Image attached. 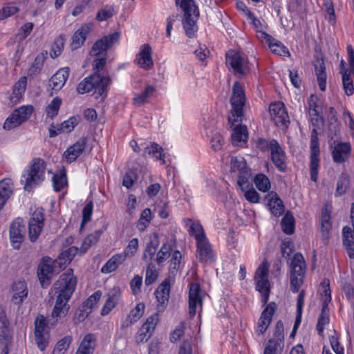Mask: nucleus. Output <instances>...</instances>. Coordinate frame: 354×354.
I'll return each mask as SVG.
<instances>
[{
    "label": "nucleus",
    "mask_w": 354,
    "mask_h": 354,
    "mask_svg": "<svg viewBox=\"0 0 354 354\" xmlns=\"http://www.w3.org/2000/svg\"><path fill=\"white\" fill-rule=\"evenodd\" d=\"M115 14V8L113 6L106 5L100 9L96 15V20L98 21H106L111 18Z\"/></svg>",
    "instance_id": "obj_45"
},
{
    "label": "nucleus",
    "mask_w": 354,
    "mask_h": 354,
    "mask_svg": "<svg viewBox=\"0 0 354 354\" xmlns=\"http://www.w3.org/2000/svg\"><path fill=\"white\" fill-rule=\"evenodd\" d=\"M158 320L159 315L157 313L153 314L147 319L136 335V342L137 344H141L148 341V339L151 337Z\"/></svg>",
    "instance_id": "obj_11"
},
{
    "label": "nucleus",
    "mask_w": 354,
    "mask_h": 354,
    "mask_svg": "<svg viewBox=\"0 0 354 354\" xmlns=\"http://www.w3.org/2000/svg\"><path fill=\"white\" fill-rule=\"evenodd\" d=\"M245 103V92L243 86L238 82H234L232 87V95L230 97L232 106V117H229L228 122L233 129L232 142L234 145L239 146L240 143H245L248 138V129L245 125L235 124V122L242 121L243 116V106Z\"/></svg>",
    "instance_id": "obj_2"
},
{
    "label": "nucleus",
    "mask_w": 354,
    "mask_h": 354,
    "mask_svg": "<svg viewBox=\"0 0 354 354\" xmlns=\"http://www.w3.org/2000/svg\"><path fill=\"white\" fill-rule=\"evenodd\" d=\"M148 266L146 270L145 284L147 286L153 283L158 279V273L156 270L155 265L152 261L147 262Z\"/></svg>",
    "instance_id": "obj_48"
},
{
    "label": "nucleus",
    "mask_w": 354,
    "mask_h": 354,
    "mask_svg": "<svg viewBox=\"0 0 354 354\" xmlns=\"http://www.w3.org/2000/svg\"><path fill=\"white\" fill-rule=\"evenodd\" d=\"M342 77V84L344 89L347 95H351L354 91L353 84V80L351 77V74L348 70L340 71Z\"/></svg>",
    "instance_id": "obj_44"
},
{
    "label": "nucleus",
    "mask_w": 354,
    "mask_h": 354,
    "mask_svg": "<svg viewBox=\"0 0 354 354\" xmlns=\"http://www.w3.org/2000/svg\"><path fill=\"white\" fill-rule=\"evenodd\" d=\"M26 227L24 221L19 218L15 220L10 226V239L12 247L19 250L25 237Z\"/></svg>",
    "instance_id": "obj_13"
},
{
    "label": "nucleus",
    "mask_w": 354,
    "mask_h": 354,
    "mask_svg": "<svg viewBox=\"0 0 354 354\" xmlns=\"http://www.w3.org/2000/svg\"><path fill=\"white\" fill-rule=\"evenodd\" d=\"M120 36V32H115L112 34L103 37L93 45L90 53L92 55L97 56L102 52L107 50L114 44L119 41Z\"/></svg>",
    "instance_id": "obj_15"
},
{
    "label": "nucleus",
    "mask_w": 354,
    "mask_h": 354,
    "mask_svg": "<svg viewBox=\"0 0 354 354\" xmlns=\"http://www.w3.org/2000/svg\"><path fill=\"white\" fill-rule=\"evenodd\" d=\"M53 183L55 191H61L67 184L66 176L65 174L57 175L55 174L53 176Z\"/></svg>",
    "instance_id": "obj_58"
},
{
    "label": "nucleus",
    "mask_w": 354,
    "mask_h": 354,
    "mask_svg": "<svg viewBox=\"0 0 354 354\" xmlns=\"http://www.w3.org/2000/svg\"><path fill=\"white\" fill-rule=\"evenodd\" d=\"M269 112L277 126L287 127L290 123L289 116L283 103L279 102L272 103L269 107Z\"/></svg>",
    "instance_id": "obj_14"
},
{
    "label": "nucleus",
    "mask_w": 354,
    "mask_h": 354,
    "mask_svg": "<svg viewBox=\"0 0 354 354\" xmlns=\"http://www.w3.org/2000/svg\"><path fill=\"white\" fill-rule=\"evenodd\" d=\"M351 145L348 142H339L332 151L334 162L342 163L345 162L350 156Z\"/></svg>",
    "instance_id": "obj_21"
},
{
    "label": "nucleus",
    "mask_w": 354,
    "mask_h": 354,
    "mask_svg": "<svg viewBox=\"0 0 354 354\" xmlns=\"http://www.w3.org/2000/svg\"><path fill=\"white\" fill-rule=\"evenodd\" d=\"M12 301L16 305L21 304L28 295L26 284L24 281L15 282L12 286Z\"/></svg>",
    "instance_id": "obj_31"
},
{
    "label": "nucleus",
    "mask_w": 354,
    "mask_h": 354,
    "mask_svg": "<svg viewBox=\"0 0 354 354\" xmlns=\"http://www.w3.org/2000/svg\"><path fill=\"white\" fill-rule=\"evenodd\" d=\"M343 245L349 258L354 259V230L348 226L342 230Z\"/></svg>",
    "instance_id": "obj_27"
},
{
    "label": "nucleus",
    "mask_w": 354,
    "mask_h": 354,
    "mask_svg": "<svg viewBox=\"0 0 354 354\" xmlns=\"http://www.w3.org/2000/svg\"><path fill=\"white\" fill-rule=\"evenodd\" d=\"M314 67L318 85L321 91H324L326 87V72L324 61L322 58H317L314 63Z\"/></svg>",
    "instance_id": "obj_30"
},
{
    "label": "nucleus",
    "mask_w": 354,
    "mask_h": 354,
    "mask_svg": "<svg viewBox=\"0 0 354 354\" xmlns=\"http://www.w3.org/2000/svg\"><path fill=\"white\" fill-rule=\"evenodd\" d=\"M76 285L77 279L72 269H68L62 274L54 283L55 292L57 295L55 305L51 313V317L55 319L54 322H57L68 314L70 309L68 302L75 290Z\"/></svg>",
    "instance_id": "obj_1"
},
{
    "label": "nucleus",
    "mask_w": 354,
    "mask_h": 354,
    "mask_svg": "<svg viewBox=\"0 0 354 354\" xmlns=\"http://www.w3.org/2000/svg\"><path fill=\"white\" fill-rule=\"evenodd\" d=\"M65 40V35H61L58 37L55 38L50 52L51 57L56 58L61 55L64 49Z\"/></svg>",
    "instance_id": "obj_40"
},
{
    "label": "nucleus",
    "mask_w": 354,
    "mask_h": 354,
    "mask_svg": "<svg viewBox=\"0 0 354 354\" xmlns=\"http://www.w3.org/2000/svg\"><path fill=\"white\" fill-rule=\"evenodd\" d=\"M176 6H180L183 11L182 25L186 35L192 38L198 30L197 21L199 17V10L194 0H176Z\"/></svg>",
    "instance_id": "obj_3"
},
{
    "label": "nucleus",
    "mask_w": 354,
    "mask_h": 354,
    "mask_svg": "<svg viewBox=\"0 0 354 354\" xmlns=\"http://www.w3.org/2000/svg\"><path fill=\"white\" fill-rule=\"evenodd\" d=\"M102 296L101 291L98 290L95 292L92 295H91L82 304V308H86L91 310L92 308H95L97 303L99 301Z\"/></svg>",
    "instance_id": "obj_56"
},
{
    "label": "nucleus",
    "mask_w": 354,
    "mask_h": 354,
    "mask_svg": "<svg viewBox=\"0 0 354 354\" xmlns=\"http://www.w3.org/2000/svg\"><path fill=\"white\" fill-rule=\"evenodd\" d=\"M44 215L43 209H36L28 221V237L32 243L35 242L44 227Z\"/></svg>",
    "instance_id": "obj_10"
},
{
    "label": "nucleus",
    "mask_w": 354,
    "mask_h": 354,
    "mask_svg": "<svg viewBox=\"0 0 354 354\" xmlns=\"http://www.w3.org/2000/svg\"><path fill=\"white\" fill-rule=\"evenodd\" d=\"M310 179L313 182L317 180L318 168L319 165V139H310Z\"/></svg>",
    "instance_id": "obj_16"
},
{
    "label": "nucleus",
    "mask_w": 354,
    "mask_h": 354,
    "mask_svg": "<svg viewBox=\"0 0 354 354\" xmlns=\"http://www.w3.org/2000/svg\"><path fill=\"white\" fill-rule=\"evenodd\" d=\"M46 322L43 315L38 316L35 321V335L48 333L46 330Z\"/></svg>",
    "instance_id": "obj_61"
},
{
    "label": "nucleus",
    "mask_w": 354,
    "mask_h": 354,
    "mask_svg": "<svg viewBox=\"0 0 354 354\" xmlns=\"http://www.w3.org/2000/svg\"><path fill=\"white\" fill-rule=\"evenodd\" d=\"M170 293V279H165L156 291V297L159 306L164 309L167 305Z\"/></svg>",
    "instance_id": "obj_22"
},
{
    "label": "nucleus",
    "mask_w": 354,
    "mask_h": 354,
    "mask_svg": "<svg viewBox=\"0 0 354 354\" xmlns=\"http://www.w3.org/2000/svg\"><path fill=\"white\" fill-rule=\"evenodd\" d=\"M151 48L148 44L142 46L140 53L137 55L136 62L142 68L151 69L153 66L151 57Z\"/></svg>",
    "instance_id": "obj_20"
},
{
    "label": "nucleus",
    "mask_w": 354,
    "mask_h": 354,
    "mask_svg": "<svg viewBox=\"0 0 354 354\" xmlns=\"http://www.w3.org/2000/svg\"><path fill=\"white\" fill-rule=\"evenodd\" d=\"M182 254L180 251L175 250L172 255L169 265V273L175 276L180 267Z\"/></svg>",
    "instance_id": "obj_47"
},
{
    "label": "nucleus",
    "mask_w": 354,
    "mask_h": 354,
    "mask_svg": "<svg viewBox=\"0 0 354 354\" xmlns=\"http://www.w3.org/2000/svg\"><path fill=\"white\" fill-rule=\"evenodd\" d=\"M268 270L269 263L264 261L258 267L254 274L256 290L261 294L263 305L267 304L270 292Z\"/></svg>",
    "instance_id": "obj_7"
},
{
    "label": "nucleus",
    "mask_w": 354,
    "mask_h": 354,
    "mask_svg": "<svg viewBox=\"0 0 354 354\" xmlns=\"http://www.w3.org/2000/svg\"><path fill=\"white\" fill-rule=\"evenodd\" d=\"M72 342L71 336H65L56 344L55 348L53 351V354L56 353H64L69 347Z\"/></svg>",
    "instance_id": "obj_54"
},
{
    "label": "nucleus",
    "mask_w": 354,
    "mask_h": 354,
    "mask_svg": "<svg viewBox=\"0 0 354 354\" xmlns=\"http://www.w3.org/2000/svg\"><path fill=\"white\" fill-rule=\"evenodd\" d=\"M269 48L272 53L279 55L280 56L290 55V53L288 48L280 41L274 39L273 42L268 44Z\"/></svg>",
    "instance_id": "obj_51"
},
{
    "label": "nucleus",
    "mask_w": 354,
    "mask_h": 354,
    "mask_svg": "<svg viewBox=\"0 0 354 354\" xmlns=\"http://www.w3.org/2000/svg\"><path fill=\"white\" fill-rule=\"evenodd\" d=\"M145 308V306L144 303H138L136 306L130 311L127 319L122 323V326L123 328L128 327L138 321L144 314Z\"/></svg>",
    "instance_id": "obj_34"
},
{
    "label": "nucleus",
    "mask_w": 354,
    "mask_h": 354,
    "mask_svg": "<svg viewBox=\"0 0 354 354\" xmlns=\"http://www.w3.org/2000/svg\"><path fill=\"white\" fill-rule=\"evenodd\" d=\"M87 138L84 137L79 139L74 145L69 147L64 152V156L68 162L75 161L86 149Z\"/></svg>",
    "instance_id": "obj_19"
},
{
    "label": "nucleus",
    "mask_w": 354,
    "mask_h": 354,
    "mask_svg": "<svg viewBox=\"0 0 354 354\" xmlns=\"http://www.w3.org/2000/svg\"><path fill=\"white\" fill-rule=\"evenodd\" d=\"M283 330H284L283 323L282 322V321L279 320L277 322V323L276 324L274 335H273V338H272L271 339H274V340H275V342L283 345V339H284Z\"/></svg>",
    "instance_id": "obj_60"
},
{
    "label": "nucleus",
    "mask_w": 354,
    "mask_h": 354,
    "mask_svg": "<svg viewBox=\"0 0 354 354\" xmlns=\"http://www.w3.org/2000/svg\"><path fill=\"white\" fill-rule=\"evenodd\" d=\"M162 148L160 147L156 143L151 144V146L147 147L145 150V153H148L149 155H152L156 160H162V163H165L164 156L162 154Z\"/></svg>",
    "instance_id": "obj_50"
},
{
    "label": "nucleus",
    "mask_w": 354,
    "mask_h": 354,
    "mask_svg": "<svg viewBox=\"0 0 354 354\" xmlns=\"http://www.w3.org/2000/svg\"><path fill=\"white\" fill-rule=\"evenodd\" d=\"M277 305L274 302L269 303L261 313L258 322V330L261 334L265 333L270 326L273 315L275 313Z\"/></svg>",
    "instance_id": "obj_18"
},
{
    "label": "nucleus",
    "mask_w": 354,
    "mask_h": 354,
    "mask_svg": "<svg viewBox=\"0 0 354 354\" xmlns=\"http://www.w3.org/2000/svg\"><path fill=\"white\" fill-rule=\"evenodd\" d=\"M77 124V120L75 117H71L68 120L64 121L59 124V127L62 132L69 133L73 130Z\"/></svg>",
    "instance_id": "obj_63"
},
{
    "label": "nucleus",
    "mask_w": 354,
    "mask_h": 354,
    "mask_svg": "<svg viewBox=\"0 0 354 354\" xmlns=\"http://www.w3.org/2000/svg\"><path fill=\"white\" fill-rule=\"evenodd\" d=\"M231 169L232 171H239V172L248 169L247 164L243 158H238L236 157L231 158Z\"/></svg>",
    "instance_id": "obj_59"
},
{
    "label": "nucleus",
    "mask_w": 354,
    "mask_h": 354,
    "mask_svg": "<svg viewBox=\"0 0 354 354\" xmlns=\"http://www.w3.org/2000/svg\"><path fill=\"white\" fill-rule=\"evenodd\" d=\"M101 230H97L94 233L88 235L84 241L82 252H85L92 245L95 244L102 234Z\"/></svg>",
    "instance_id": "obj_55"
},
{
    "label": "nucleus",
    "mask_w": 354,
    "mask_h": 354,
    "mask_svg": "<svg viewBox=\"0 0 354 354\" xmlns=\"http://www.w3.org/2000/svg\"><path fill=\"white\" fill-rule=\"evenodd\" d=\"M125 261V255L117 254L113 255L102 268V273H110L117 269L119 265Z\"/></svg>",
    "instance_id": "obj_36"
},
{
    "label": "nucleus",
    "mask_w": 354,
    "mask_h": 354,
    "mask_svg": "<svg viewBox=\"0 0 354 354\" xmlns=\"http://www.w3.org/2000/svg\"><path fill=\"white\" fill-rule=\"evenodd\" d=\"M90 30L91 26L89 25L84 24L75 32L72 36L71 43V47L73 50L79 48L84 44Z\"/></svg>",
    "instance_id": "obj_28"
},
{
    "label": "nucleus",
    "mask_w": 354,
    "mask_h": 354,
    "mask_svg": "<svg viewBox=\"0 0 354 354\" xmlns=\"http://www.w3.org/2000/svg\"><path fill=\"white\" fill-rule=\"evenodd\" d=\"M149 241L147 243L145 249L142 259L145 262L152 261L157 252V249L160 245L159 236L157 233L149 236Z\"/></svg>",
    "instance_id": "obj_24"
},
{
    "label": "nucleus",
    "mask_w": 354,
    "mask_h": 354,
    "mask_svg": "<svg viewBox=\"0 0 354 354\" xmlns=\"http://www.w3.org/2000/svg\"><path fill=\"white\" fill-rule=\"evenodd\" d=\"M349 183L348 176L345 173H342L337 180L335 196H340L344 194L349 187Z\"/></svg>",
    "instance_id": "obj_42"
},
{
    "label": "nucleus",
    "mask_w": 354,
    "mask_h": 354,
    "mask_svg": "<svg viewBox=\"0 0 354 354\" xmlns=\"http://www.w3.org/2000/svg\"><path fill=\"white\" fill-rule=\"evenodd\" d=\"M172 250L171 245L167 242L164 243L160 250L157 252V256L155 259V261L157 264L161 265L164 263L170 257Z\"/></svg>",
    "instance_id": "obj_39"
},
{
    "label": "nucleus",
    "mask_w": 354,
    "mask_h": 354,
    "mask_svg": "<svg viewBox=\"0 0 354 354\" xmlns=\"http://www.w3.org/2000/svg\"><path fill=\"white\" fill-rule=\"evenodd\" d=\"M283 346V344L275 342V340L269 339L265 347L263 354H277L278 348Z\"/></svg>",
    "instance_id": "obj_64"
},
{
    "label": "nucleus",
    "mask_w": 354,
    "mask_h": 354,
    "mask_svg": "<svg viewBox=\"0 0 354 354\" xmlns=\"http://www.w3.org/2000/svg\"><path fill=\"white\" fill-rule=\"evenodd\" d=\"M62 104V100L59 97H55L46 107V114L48 117L53 118L58 113Z\"/></svg>",
    "instance_id": "obj_53"
},
{
    "label": "nucleus",
    "mask_w": 354,
    "mask_h": 354,
    "mask_svg": "<svg viewBox=\"0 0 354 354\" xmlns=\"http://www.w3.org/2000/svg\"><path fill=\"white\" fill-rule=\"evenodd\" d=\"M189 234L195 237L196 243L206 239L204 230L199 223H193L189 230Z\"/></svg>",
    "instance_id": "obj_49"
},
{
    "label": "nucleus",
    "mask_w": 354,
    "mask_h": 354,
    "mask_svg": "<svg viewBox=\"0 0 354 354\" xmlns=\"http://www.w3.org/2000/svg\"><path fill=\"white\" fill-rule=\"evenodd\" d=\"M266 199L268 201V205L272 214L279 216L284 212L285 207L283 201L276 192H270L266 196Z\"/></svg>",
    "instance_id": "obj_29"
},
{
    "label": "nucleus",
    "mask_w": 354,
    "mask_h": 354,
    "mask_svg": "<svg viewBox=\"0 0 354 354\" xmlns=\"http://www.w3.org/2000/svg\"><path fill=\"white\" fill-rule=\"evenodd\" d=\"M155 91V88L153 86H147L145 91L140 95L136 96L133 100V104L140 106L147 102V100L152 95Z\"/></svg>",
    "instance_id": "obj_43"
},
{
    "label": "nucleus",
    "mask_w": 354,
    "mask_h": 354,
    "mask_svg": "<svg viewBox=\"0 0 354 354\" xmlns=\"http://www.w3.org/2000/svg\"><path fill=\"white\" fill-rule=\"evenodd\" d=\"M138 248V239L136 238H134L131 239L127 248H125V250L122 254L125 255V259L127 257H132L133 256L136 252H137Z\"/></svg>",
    "instance_id": "obj_62"
},
{
    "label": "nucleus",
    "mask_w": 354,
    "mask_h": 354,
    "mask_svg": "<svg viewBox=\"0 0 354 354\" xmlns=\"http://www.w3.org/2000/svg\"><path fill=\"white\" fill-rule=\"evenodd\" d=\"M290 289L297 292L303 284L305 275L306 263L301 253H296L290 264Z\"/></svg>",
    "instance_id": "obj_6"
},
{
    "label": "nucleus",
    "mask_w": 354,
    "mask_h": 354,
    "mask_svg": "<svg viewBox=\"0 0 354 354\" xmlns=\"http://www.w3.org/2000/svg\"><path fill=\"white\" fill-rule=\"evenodd\" d=\"M201 289L197 283H192L189 291V315L193 318L196 313V307H202L203 298L201 295Z\"/></svg>",
    "instance_id": "obj_17"
},
{
    "label": "nucleus",
    "mask_w": 354,
    "mask_h": 354,
    "mask_svg": "<svg viewBox=\"0 0 354 354\" xmlns=\"http://www.w3.org/2000/svg\"><path fill=\"white\" fill-rule=\"evenodd\" d=\"M271 153V160L276 167L281 171H285L286 169V153L284 151L281 147L279 142L277 145L274 146V148L272 149L270 151Z\"/></svg>",
    "instance_id": "obj_25"
},
{
    "label": "nucleus",
    "mask_w": 354,
    "mask_h": 354,
    "mask_svg": "<svg viewBox=\"0 0 354 354\" xmlns=\"http://www.w3.org/2000/svg\"><path fill=\"white\" fill-rule=\"evenodd\" d=\"M13 192V183L10 178L0 181V209L3 207Z\"/></svg>",
    "instance_id": "obj_32"
},
{
    "label": "nucleus",
    "mask_w": 354,
    "mask_h": 354,
    "mask_svg": "<svg viewBox=\"0 0 354 354\" xmlns=\"http://www.w3.org/2000/svg\"><path fill=\"white\" fill-rule=\"evenodd\" d=\"M295 218L291 212H287L281 220L283 231L286 234H292L295 231Z\"/></svg>",
    "instance_id": "obj_38"
},
{
    "label": "nucleus",
    "mask_w": 354,
    "mask_h": 354,
    "mask_svg": "<svg viewBox=\"0 0 354 354\" xmlns=\"http://www.w3.org/2000/svg\"><path fill=\"white\" fill-rule=\"evenodd\" d=\"M278 142L274 140H267L263 138H259L255 141L256 147L261 150L262 152L272 151L274 145H277Z\"/></svg>",
    "instance_id": "obj_46"
},
{
    "label": "nucleus",
    "mask_w": 354,
    "mask_h": 354,
    "mask_svg": "<svg viewBox=\"0 0 354 354\" xmlns=\"http://www.w3.org/2000/svg\"><path fill=\"white\" fill-rule=\"evenodd\" d=\"M57 264L50 257H44L37 268V276L42 288H47L54 272V265Z\"/></svg>",
    "instance_id": "obj_12"
},
{
    "label": "nucleus",
    "mask_w": 354,
    "mask_h": 354,
    "mask_svg": "<svg viewBox=\"0 0 354 354\" xmlns=\"http://www.w3.org/2000/svg\"><path fill=\"white\" fill-rule=\"evenodd\" d=\"M110 82L109 77L102 76L99 73L95 72L81 81L76 89L80 94L89 93L94 90L95 93L97 95L95 97L97 99L104 94Z\"/></svg>",
    "instance_id": "obj_4"
},
{
    "label": "nucleus",
    "mask_w": 354,
    "mask_h": 354,
    "mask_svg": "<svg viewBox=\"0 0 354 354\" xmlns=\"http://www.w3.org/2000/svg\"><path fill=\"white\" fill-rule=\"evenodd\" d=\"M251 176L250 169L239 172L237 184L241 190H245L250 187L249 180Z\"/></svg>",
    "instance_id": "obj_52"
},
{
    "label": "nucleus",
    "mask_w": 354,
    "mask_h": 354,
    "mask_svg": "<svg viewBox=\"0 0 354 354\" xmlns=\"http://www.w3.org/2000/svg\"><path fill=\"white\" fill-rule=\"evenodd\" d=\"M70 69L68 67L58 70L50 79V86L53 90L59 91L65 84L68 78Z\"/></svg>",
    "instance_id": "obj_23"
},
{
    "label": "nucleus",
    "mask_w": 354,
    "mask_h": 354,
    "mask_svg": "<svg viewBox=\"0 0 354 354\" xmlns=\"http://www.w3.org/2000/svg\"><path fill=\"white\" fill-rule=\"evenodd\" d=\"M95 347L94 335L88 334L82 339L75 354H92Z\"/></svg>",
    "instance_id": "obj_33"
},
{
    "label": "nucleus",
    "mask_w": 354,
    "mask_h": 354,
    "mask_svg": "<svg viewBox=\"0 0 354 354\" xmlns=\"http://www.w3.org/2000/svg\"><path fill=\"white\" fill-rule=\"evenodd\" d=\"M117 302V294L114 293L112 295L109 294V297L106 301L104 307L102 309L101 315L104 316L108 315L111 310L115 307Z\"/></svg>",
    "instance_id": "obj_57"
},
{
    "label": "nucleus",
    "mask_w": 354,
    "mask_h": 354,
    "mask_svg": "<svg viewBox=\"0 0 354 354\" xmlns=\"http://www.w3.org/2000/svg\"><path fill=\"white\" fill-rule=\"evenodd\" d=\"M226 65L239 77L249 72L248 62L239 52L230 50L226 53Z\"/></svg>",
    "instance_id": "obj_8"
},
{
    "label": "nucleus",
    "mask_w": 354,
    "mask_h": 354,
    "mask_svg": "<svg viewBox=\"0 0 354 354\" xmlns=\"http://www.w3.org/2000/svg\"><path fill=\"white\" fill-rule=\"evenodd\" d=\"M33 111L34 108L32 105L23 106L15 109L10 116L6 120L3 129L10 130L19 126L30 117Z\"/></svg>",
    "instance_id": "obj_9"
},
{
    "label": "nucleus",
    "mask_w": 354,
    "mask_h": 354,
    "mask_svg": "<svg viewBox=\"0 0 354 354\" xmlns=\"http://www.w3.org/2000/svg\"><path fill=\"white\" fill-rule=\"evenodd\" d=\"M257 188L263 192H268L270 188V182L268 176L263 174H257L254 179Z\"/></svg>",
    "instance_id": "obj_41"
},
{
    "label": "nucleus",
    "mask_w": 354,
    "mask_h": 354,
    "mask_svg": "<svg viewBox=\"0 0 354 354\" xmlns=\"http://www.w3.org/2000/svg\"><path fill=\"white\" fill-rule=\"evenodd\" d=\"M78 252V248L75 246L70 247L63 251L56 259L55 263L59 265L60 268H65L68 264L73 260Z\"/></svg>",
    "instance_id": "obj_35"
},
{
    "label": "nucleus",
    "mask_w": 354,
    "mask_h": 354,
    "mask_svg": "<svg viewBox=\"0 0 354 354\" xmlns=\"http://www.w3.org/2000/svg\"><path fill=\"white\" fill-rule=\"evenodd\" d=\"M330 228V215L327 212L326 209H325L322 211L321 220V231L324 240L328 239Z\"/></svg>",
    "instance_id": "obj_37"
},
{
    "label": "nucleus",
    "mask_w": 354,
    "mask_h": 354,
    "mask_svg": "<svg viewBox=\"0 0 354 354\" xmlns=\"http://www.w3.org/2000/svg\"><path fill=\"white\" fill-rule=\"evenodd\" d=\"M197 257L201 262L214 261V254L207 239H203L196 243Z\"/></svg>",
    "instance_id": "obj_26"
},
{
    "label": "nucleus",
    "mask_w": 354,
    "mask_h": 354,
    "mask_svg": "<svg viewBox=\"0 0 354 354\" xmlns=\"http://www.w3.org/2000/svg\"><path fill=\"white\" fill-rule=\"evenodd\" d=\"M46 167V162L43 159L40 158L32 159L30 169L22 176L25 181L26 191H30L33 187L44 180Z\"/></svg>",
    "instance_id": "obj_5"
}]
</instances>
